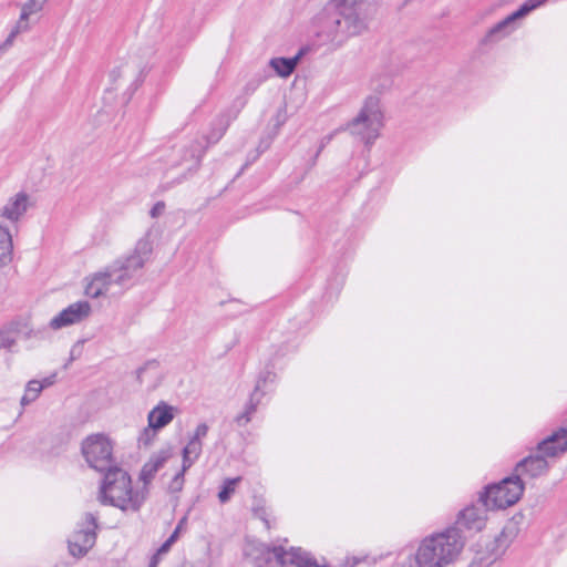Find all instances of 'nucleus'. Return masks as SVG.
I'll return each instance as SVG.
<instances>
[{"mask_svg": "<svg viewBox=\"0 0 567 567\" xmlns=\"http://www.w3.org/2000/svg\"><path fill=\"white\" fill-rule=\"evenodd\" d=\"M177 412V408L161 401L150 411L147 415V423H150L152 427L161 430L174 420Z\"/></svg>", "mask_w": 567, "mask_h": 567, "instance_id": "obj_18", "label": "nucleus"}, {"mask_svg": "<svg viewBox=\"0 0 567 567\" xmlns=\"http://www.w3.org/2000/svg\"><path fill=\"white\" fill-rule=\"evenodd\" d=\"M91 311L92 308L87 301H76L54 316L50 320L49 327L52 330H60L80 323L90 317Z\"/></svg>", "mask_w": 567, "mask_h": 567, "instance_id": "obj_10", "label": "nucleus"}, {"mask_svg": "<svg viewBox=\"0 0 567 567\" xmlns=\"http://www.w3.org/2000/svg\"><path fill=\"white\" fill-rule=\"evenodd\" d=\"M41 392L42 386L40 385L39 380L29 381L25 386L24 394L21 398V405L25 406L34 402L39 398Z\"/></svg>", "mask_w": 567, "mask_h": 567, "instance_id": "obj_24", "label": "nucleus"}, {"mask_svg": "<svg viewBox=\"0 0 567 567\" xmlns=\"http://www.w3.org/2000/svg\"><path fill=\"white\" fill-rule=\"evenodd\" d=\"M567 451V429L561 427L553 433L547 439L538 443L537 453L547 456L555 457Z\"/></svg>", "mask_w": 567, "mask_h": 567, "instance_id": "obj_16", "label": "nucleus"}, {"mask_svg": "<svg viewBox=\"0 0 567 567\" xmlns=\"http://www.w3.org/2000/svg\"><path fill=\"white\" fill-rule=\"evenodd\" d=\"M165 210V204L163 202H157L151 209L150 214L153 218H157Z\"/></svg>", "mask_w": 567, "mask_h": 567, "instance_id": "obj_36", "label": "nucleus"}, {"mask_svg": "<svg viewBox=\"0 0 567 567\" xmlns=\"http://www.w3.org/2000/svg\"><path fill=\"white\" fill-rule=\"evenodd\" d=\"M236 103H238L239 107L233 116L221 114L215 120L212 131L206 136L208 144H215L223 137L230 122L237 116L240 109L244 107V105L246 104V101L240 100L236 101Z\"/></svg>", "mask_w": 567, "mask_h": 567, "instance_id": "obj_20", "label": "nucleus"}, {"mask_svg": "<svg viewBox=\"0 0 567 567\" xmlns=\"http://www.w3.org/2000/svg\"><path fill=\"white\" fill-rule=\"evenodd\" d=\"M161 554H158L157 551L152 556L151 558V561H150V565L148 567H157L158 563H159V559H161Z\"/></svg>", "mask_w": 567, "mask_h": 567, "instance_id": "obj_42", "label": "nucleus"}, {"mask_svg": "<svg viewBox=\"0 0 567 567\" xmlns=\"http://www.w3.org/2000/svg\"><path fill=\"white\" fill-rule=\"evenodd\" d=\"M8 50H9V49H7V48L3 45V43H1V44H0V56H1L4 52H7Z\"/></svg>", "mask_w": 567, "mask_h": 567, "instance_id": "obj_46", "label": "nucleus"}, {"mask_svg": "<svg viewBox=\"0 0 567 567\" xmlns=\"http://www.w3.org/2000/svg\"><path fill=\"white\" fill-rule=\"evenodd\" d=\"M548 462L543 455L538 453L532 454L517 463L515 476H518L520 480L522 476L536 478L544 475L548 471Z\"/></svg>", "mask_w": 567, "mask_h": 567, "instance_id": "obj_14", "label": "nucleus"}, {"mask_svg": "<svg viewBox=\"0 0 567 567\" xmlns=\"http://www.w3.org/2000/svg\"><path fill=\"white\" fill-rule=\"evenodd\" d=\"M241 481V477H235V478H227L221 489L218 493V499L220 503H226L230 499L231 495L234 494L237 484Z\"/></svg>", "mask_w": 567, "mask_h": 567, "instance_id": "obj_26", "label": "nucleus"}, {"mask_svg": "<svg viewBox=\"0 0 567 567\" xmlns=\"http://www.w3.org/2000/svg\"><path fill=\"white\" fill-rule=\"evenodd\" d=\"M8 50H9V49H7V48L3 45V43H1V44H0V56H1L4 52H7Z\"/></svg>", "mask_w": 567, "mask_h": 567, "instance_id": "obj_49", "label": "nucleus"}, {"mask_svg": "<svg viewBox=\"0 0 567 567\" xmlns=\"http://www.w3.org/2000/svg\"><path fill=\"white\" fill-rule=\"evenodd\" d=\"M172 544L166 539L165 543L156 550L158 554L164 555L169 551Z\"/></svg>", "mask_w": 567, "mask_h": 567, "instance_id": "obj_40", "label": "nucleus"}, {"mask_svg": "<svg viewBox=\"0 0 567 567\" xmlns=\"http://www.w3.org/2000/svg\"><path fill=\"white\" fill-rule=\"evenodd\" d=\"M17 343V334L11 330L0 331V349H11Z\"/></svg>", "mask_w": 567, "mask_h": 567, "instance_id": "obj_29", "label": "nucleus"}, {"mask_svg": "<svg viewBox=\"0 0 567 567\" xmlns=\"http://www.w3.org/2000/svg\"><path fill=\"white\" fill-rule=\"evenodd\" d=\"M255 550L258 555L254 556L257 567L262 564L268 567H315L316 564L310 555L301 548H291L285 550L282 546L267 547L260 545Z\"/></svg>", "mask_w": 567, "mask_h": 567, "instance_id": "obj_5", "label": "nucleus"}, {"mask_svg": "<svg viewBox=\"0 0 567 567\" xmlns=\"http://www.w3.org/2000/svg\"><path fill=\"white\" fill-rule=\"evenodd\" d=\"M208 425L206 423H200L196 426L193 436L190 440L203 442V439L207 436Z\"/></svg>", "mask_w": 567, "mask_h": 567, "instance_id": "obj_34", "label": "nucleus"}, {"mask_svg": "<svg viewBox=\"0 0 567 567\" xmlns=\"http://www.w3.org/2000/svg\"><path fill=\"white\" fill-rule=\"evenodd\" d=\"M179 529H181V526L178 525L175 528V530L173 532V534L167 538L168 543H171L172 545L176 542L178 534H179Z\"/></svg>", "mask_w": 567, "mask_h": 567, "instance_id": "obj_44", "label": "nucleus"}, {"mask_svg": "<svg viewBox=\"0 0 567 567\" xmlns=\"http://www.w3.org/2000/svg\"><path fill=\"white\" fill-rule=\"evenodd\" d=\"M303 52L299 51L297 55L292 58H272L269 61V66L281 78L289 76L298 65Z\"/></svg>", "mask_w": 567, "mask_h": 567, "instance_id": "obj_21", "label": "nucleus"}, {"mask_svg": "<svg viewBox=\"0 0 567 567\" xmlns=\"http://www.w3.org/2000/svg\"><path fill=\"white\" fill-rule=\"evenodd\" d=\"M25 30H28V24L19 20L18 24L13 28V30L10 32V34L8 35L6 41L3 42V45L7 49H10L12 47L13 42H14L16 37L21 31H25Z\"/></svg>", "mask_w": 567, "mask_h": 567, "instance_id": "obj_32", "label": "nucleus"}, {"mask_svg": "<svg viewBox=\"0 0 567 567\" xmlns=\"http://www.w3.org/2000/svg\"><path fill=\"white\" fill-rule=\"evenodd\" d=\"M365 0H330L315 17V34L321 43L341 47L368 29Z\"/></svg>", "mask_w": 567, "mask_h": 567, "instance_id": "obj_1", "label": "nucleus"}, {"mask_svg": "<svg viewBox=\"0 0 567 567\" xmlns=\"http://www.w3.org/2000/svg\"><path fill=\"white\" fill-rule=\"evenodd\" d=\"M546 1L547 0H527L525 3L528 8H530V11H533L544 4Z\"/></svg>", "mask_w": 567, "mask_h": 567, "instance_id": "obj_38", "label": "nucleus"}, {"mask_svg": "<svg viewBox=\"0 0 567 567\" xmlns=\"http://www.w3.org/2000/svg\"><path fill=\"white\" fill-rule=\"evenodd\" d=\"M179 529H181V526L178 525L175 528V530L173 532V534L167 538L168 543H171L172 545L176 542L178 534H179Z\"/></svg>", "mask_w": 567, "mask_h": 567, "instance_id": "obj_43", "label": "nucleus"}, {"mask_svg": "<svg viewBox=\"0 0 567 567\" xmlns=\"http://www.w3.org/2000/svg\"><path fill=\"white\" fill-rule=\"evenodd\" d=\"M8 50H9V49H7V48L3 45V43H1V44H0V56H1L4 52H7Z\"/></svg>", "mask_w": 567, "mask_h": 567, "instance_id": "obj_47", "label": "nucleus"}, {"mask_svg": "<svg viewBox=\"0 0 567 567\" xmlns=\"http://www.w3.org/2000/svg\"><path fill=\"white\" fill-rule=\"evenodd\" d=\"M48 0H29L22 9L20 21L24 22L28 20V18L42 10L43 6L45 4Z\"/></svg>", "mask_w": 567, "mask_h": 567, "instance_id": "obj_27", "label": "nucleus"}, {"mask_svg": "<svg viewBox=\"0 0 567 567\" xmlns=\"http://www.w3.org/2000/svg\"><path fill=\"white\" fill-rule=\"evenodd\" d=\"M382 127L383 111L377 96H369L358 115L348 124L350 134L365 145H371L379 137Z\"/></svg>", "mask_w": 567, "mask_h": 567, "instance_id": "obj_4", "label": "nucleus"}, {"mask_svg": "<svg viewBox=\"0 0 567 567\" xmlns=\"http://www.w3.org/2000/svg\"><path fill=\"white\" fill-rule=\"evenodd\" d=\"M97 517L92 513H86L78 528L68 539L69 551L73 557H83L95 545L96 542Z\"/></svg>", "mask_w": 567, "mask_h": 567, "instance_id": "obj_9", "label": "nucleus"}, {"mask_svg": "<svg viewBox=\"0 0 567 567\" xmlns=\"http://www.w3.org/2000/svg\"><path fill=\"white\" fill-rule=\"evenodd\" d=\"M524 492V483L518 476L504 478L498 484L487 486L481 494L480 502L486 508L501 509L514 505Z\"/></svg>", "mask_w": 567, "mask_h": 567, "instance_id": "obj_6", "label": "nucleus"}, {"mask_svg": "<svg viewBox=\"0 0 567 567\" xmlns=\"http://www.w3.org/2000/svg\"><path fill=\"white\" fill-rule=\"evenodd\" d=\"M257 86H258V83H256V82H249V83H247V84H246V86H245V89H244V90H245V93H246V94H250V93L255 92V90L257 89Z\"/></svg>", "mask_w": 567, "mask_h": 567, "instance_id": "obj_41", "label": "nucleus"}, {"mask_svg": "<svg viewBox=\"0 0 567 567\" xmlns=\"http://www.w3.org/2000/svg\"><path fill=\"white\" fill-rule=\"evenodd\" d=\"M265 383L266 379H259L257 381L245 411L236 417V422L239 426H245L250 422L252 414L256 412L257 406L260 404L261 399L265 395V392L261 391Z\"/></svg>", "mask_w": 567, "mask_h": 567, "instance_id": "obj_19", "label": "nucleus"}, {"mask_svg": "<svg viewBox=\"0 0 567 567\" xmlns=\"http://www.w3.org/2000/svg\"><path fill=\"white\" fill-rule=\"evenodd\" d=\"M112 285H116V272L114 274L110 265L104 271L93 275L85 288V293L91 298H99L105 295Z\"/></svg>", "mask_w": 567, "mask_h": 567, "instance_id": "obj_15", "label": "nucleus"}, {"mask_svg": "<svg viewBox=\"0 0 567 567\" xmlns=\"http://www.w3.org/2000/svg\"><path fill=\"white\" fill-rule=\"evenodd\" d=\"M508 535L509 536H514L515 535V528L513 526L504 527V529L502 530L499 537L496 538V542H501L502 538L507 537Z\"/></svg>", "mask_w": 567, "mask_h": 567, "instance_id": "obj_37", "label": "nucleus"}, {"mask_svg": "<svg viewBox=\"0 0 567 567\" xmlns=\"http://www.w3.org/2000/svg\"><path fill=\"white\" fill-rule=\"evenodd\" d=\"M171 453L168 451H159L158 453L154 454L150 460L148 464L153 465L154 468L159 471L164 464L169 458Z\"/></svg>", "mask_w": 567, "mask_h": 567, "instance_id": "obj_31", "label": "nucleus"}, {"mask_svg": "<svg viewBox=\"0 0 567 567\" xmlns=\"http://www.w3.org/2000/svg\"><path fill=\"white\" fill-rule=\"evenodd\" d=\"M55 382V374H52L48 378H44L42 381H40V385L42 386V390L44 388L51 386Z\"/></svg>", "mask_w": 567, "mask_h": 567, "instance_id": "obj_39", "label": "nucleus"}, {"mask_svg": "<svg viewBox=\"0 0 567 567\" xmlns=\"http://www.w3.org/2000/svg\"><path fill=\"white\" fill-rule=\"evenodd\" d=\"M13 244L10 231L0 226V268L7 266L12 260Z\"/></svg>", "mask_w": 567, "mask_h": 567, "instance_id": "obj_22", "label": "nucleus"}, {"mask_svg": "<svg viewBox=\"0 0 567 567\" xmlns=\"http://www.w3.org/2000/svg\"><path fill=\"white\" fill-rule=\"evenodd\" d=\"M157 431L156 427H152L148 423L138 436L140 446H150L155 440Z\"/></svg>", "mask_w": 567, "mask_h": 567, "instance_id": "obj_28", "label": "nucleus"}, {"mask_svg": "<svg viewBox=\"0 0 567 567\" xmlns=\"http://www.w3.org/2000/svg\"><path fill=\"white\" fill-rule=\"evenodd\" d=\"M158 471L156 468H154L153 465L148 464L147 462L142 467L141 480L143 481L144 486L141 491H144L145 494L147 493V484L153 480V477L155 476V474Z\"/></svg>", "mask_w": 567, "mask_h": 567, "instance_id": "obj_30", "label": "nucleus"}, {"mask_svg": "<svg viewBox=\"0 0 567 567\" xmlns=\"http://www.w3.org/2000/svg\"><path fill=\"white\" fill-rule=\"evenodd\" d=\"M202 450L203 442H197L189 439L182 453L184 471H187L198 460L202 454Z\"/></svg>", "mask_w": 567, "mask_h": 567, "instance_id": "obj_23", "label": "nucleus"}, {"mask_svg": "<svg viewBox=\"0 0 567 567\" xmlns=\"http://www.w3.org/2000/svg\"><path fill=\"white\" fill-rule=\"evenodd\" d=\"M360 563V559L353 557L351 559H347V565L349 567H355Z\"/></svg>", "mask_w": 567, "mask_h": 567, "instance_id": "obj_45", "label": "nucleus"}, {"mask_svg": "<svg viewBox=\"0 0 567 567\" xmlns=\"http://www.w3.org/2000/svg\"><path fill=\"white\" fill-rule=\"evenodd\" d=\"M148 377L155 378L156 381L152 384H147V388L155 389L157 386L158 371L157 367L154 363H148L138 370L137 379L141 384L147 383Z\"/></svg>", "mask_w": 567, "mask_h": 567, "instance_id": "obj_25", "label": "nucleus"}, {"mask_svg": "<svg viewBox=\"0 0 567 567\" xmlns=\"http://www.w3.org/2000/svg\"><path fill=\"white\" fill-rule=\"evenodd\" d=\"M484 506V503L478 501L477 504L465 507L460 512L456 520V527L465 528L467 530L480 532L484 528L486 519H487V511Z\"/></svg>", "mask_w": 567, "mask_h": 567, "instance_id": "obj_12", "label": "nucleus"}, {"mask_svg": "<svg viewBox=\"0 0 567 567\" xmlns=\"http://www.w3.org/2000/svg\"><path fill=\"white\" fill-rule=\"evenodd\" d=\"M8 50H9V49H7V48L3 45V43H1V44H0V56H1L4 52H7Z\"/></svg>", "mask_w": 567, "mask_h": 567, "instance_id": "obj_48", "label": "nucleus"}, {"mask_svg": "<svg viewBox=\"0 0 567 567\" xmlns=\"http://www.w3.org/2000/svg\"><path fill=\"white\" fill-rule=\"evenodd\" d=\"M153 246L148 238L140 239L133 252L124 259L114 261L111 267L116 272V285L122 287L126 285L133 275L145 265L150 255L152 254Z\"/></svg>", "mask_w": 567, "mask_h": 567, "instance_id": "obj_8", "label": "nucleus"}, {"mask_svg": "<svg viewBox=\"0 0 567 567\" xmlns=\"http://www.w3.org/2000/svg\"><path fill=\"white\" fill-rule=\"evenodd\" d=\"M97 499L123 512H137L146 499L144 491H134L131 476L115 466L106 471Z\"/></svg>", "mask_w": 567, "mask_h": 567, "instance_id": "obj_3", "label": "nucleus"}, {"mask_svg": "<svg viewBox=\"0 0 567 567\" xmlns=\"http://www.w3.org/2000/svg\"><path fill=\"white\" fill-rule=\"evenodd\" d=\"M82 454L90 467L99 472L115 467L113 442L102 433L89 435L81 446Z\"/></svg>", "mask_w": 567, "mask_h": 567, "instance_id": "obj_7", "label": "nucleus"}, {"mask_svg": "<svg viewBox=\"0 0 567 567\" xmlns=\"http://www.w3.org/2000/svg\"><path fill=\"white\" fill-rule=\"evenodd\" d=\"M496 560V557H480L475 558L470 567H489L494 561Z\"/></svg>", "mask_w": 567, "mask_h": 567, "instance_id": "obj_35", "label": "nucleus"}, {"mask_svg": "<svg viewBox=\"0 0 567 567\" xmlns=\"http://www.w3.org/2000/svg\"><path fill=\"white\" fill-rule=\"evenodd\" d=\"M32 206L31 196L24 192H19L8 198L1 209V216L10 221H18Z\"/></svg>", "mask_w": 567, "mask_h": 567, "instance_id": "obj_13", "label": "nucleus"}, {"mask_svg": "<svg viewBox=\"0 0 567 567\" xmlns=\"http://www.w3.org/2000/svg\"><path fill=\"white\" fill-rule=\"evenodd\" d=\"M143 71V62L137 55H128L121 61L110 73L111 80L115 83L118 80H135Z\"/></svg>", "mask_w": 567, "mask_h": 567, "instance_id": "obj_17", "label": "nucleus"}, {"mask_svg": "<svg viewBox=\"0 0 567 567\" xmlns=\"http://www.w3.org/2000/svg\"><path fill=\"white\" fill-rule=\"evenodd\" d=\"M186 471H184V465H182V470L175 474L172 482L169 483V491L171 492H179L183 488L184 485V474Z\"/></svg>", "mask_w": 567, "mask_h": 567, "instance_id": "obj_33", "label": "nucleus"}, {"mask_svg": "<svg viewBox=\"0 0 567 567\" xmlns=\"http://www.w3.org/2000/svg\"><path fill=\"white\" fill-rule=\"evenodd\" d=\"M464 546L461 530H446L425 537L415 554L401 555L394 567H446L452 564Z\"/></svg>", "mask_w": 567, "mask_h": 567, "instance_id": "obj_2", "label": "nucleus"}, {"mask_svg": "<svg viewBox=\"0 0 567 567\" xmlns=\"http://www.w3.org/2000/svg\"><path fill=\"white\" fill-rule=\"evenodd\" d=\"M530 11V8L527 7V4L524 2L518 10L507 16L502 21L497 22L495 25H493L484 38L482 39L483 44H491L496 43L504 38L508 37L515 29V22L527 16Z\"/></svg>", "mask_w": 567, "mask_h": 567, "instance_id": "obj_11", "label": "nucleus"}]
</instances>
